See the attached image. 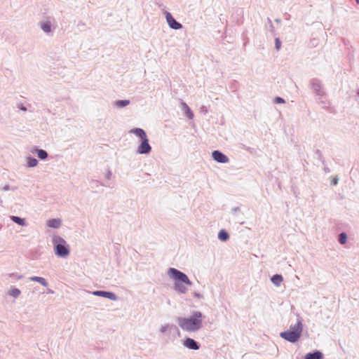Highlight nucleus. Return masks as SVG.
I'll list each match as a JSON object with an SVG mask.
<instances>
[{
  "label": "nucleus",
  "mask_w": 359,
  "mask_h": 359,
  "mask_svg": "<svg viewBox=\"0 0 359 359\" xmlns=\"http://www.w3.org/2000/svg\"><path fill=\"white\" fill-rule=\"evenodd\" d=\"M203 316L200 311H194L189 317H180L177 318V323L180 328L186 332H194L203 327Z\"/></svg>",
  "instance_id": "obj_1"
},
{
  "label": "nucleus",
  "mask_w": 359,
  "mask_h": 359,
  "mask_svg": "<svg viewBox=\"0 0 359 359\" xmlns=\"http://www.w3.org/2000/svg\"><path fill=\"white\" fill-rule=\"evenodd\" d=\"M168 275L174 281L175 290L180 294L187 292L188 289L184 284L189 286L192 285L191 281L185 273L175 268H170L168 270Z\"/></svg>",
  "instance_id": "obj_2"
},
{
  "label": "nucleus",
  "mask_w": 359,
  "mask_h": 359,
  "mask_svg": "<svg viewBox=\"0 0 359 359\" xmlns=\"http://www.w3.org/2000/svg\"><path fill=\"white\" fill-rule=\"evenodd\" d=\"M303 325L301 318H298L297 323L291 325L290 330L280 333V337L285 340L290 342H297L302 335Z\"/></svg>",
  "instance_id": "obj_3"
},
{
  "label": "nucleus",
  "mask_w": 359,
  "mask_h": 359,
  "mask_svg": "<svg viewBox=\"0 0 359 359\" xmlns=\"http://www.w3.org/2000/svg\"><path fill=\"white\" fill-rule=\"evenodd\" d=\"M129 133L134 134L141 140V143L137 149V152L140 154H149L151 151V147L149 144V139L146 132L139 128H133L129 130Z\"/></svg>",
  "instance_id": "obj_4"
},
{
  "label": "nucleus",
  "mask_w": 359,
  "mask_h": 359,
  "mask_svg": "<svg viewBox=\"0 0 359 359\" xmlns=\"http://www.w3.org/2000/svg\"><path fill=\"white\" fill-rule=\"evenodd\" d=\"M55 255L61 258H67L70 254V248L68 243L57 245L54 247Z\"/></svg>",
  "instance_id": "obj_5"
},
{
  "label": "nucleus",
  "mask_w": 359,
  "mask_h": 359,
  "mask_svg": "<svg viewBox=\"0 0 359 359\" xmlns=\"http://www.w3.org/2000/svg\"><path fill=\"white\" fill-rule=\"evenodd\" d=\"M165 18L169 27L171 29H180L182 27V25L175 20L170 13H165Z\"/></svg>",
  "instance_id": "obj_6"
},
{
  "label": "nucleus",
  "mask_w": 359,
  "mask_h": 359,
  "mask_svg": "<svg viewBox=\"0 0 359 359\" xmlns=\"http://www.w3.org/2000/svg\"><path fill=\"white\" fill-rule=\"evenodd\" d=\"M212 158L218 163H227L229 161V158L226 155L217 150L212 153Z\"/></svg>",
  "instance_id": "obj_7"
},
{
  "label": "nucleus",
  "mask_w": 359,
  "mask_h": 359,
  "mask_svg": "<svg viewBox=\"0 0 359 359\" xmlns=\"http://www.w3.org/2000/svg\"><path fill=\"white\" fill-rule=\"evenodd\" d=\"M92 294L95 296L107 298L113 301L117 300V296L114 293L111 292L97 290L93 292Z\"/></svg>",
  "instance_id": "obj_8"
},
{
  "label": "nucleus",
  "mask_w": 359,
  "mask_h": 359,
  "mask_svg": "<svg viewBox=\"0 0 359 359\" xmlns=\"http://www.w3.org/2000/svg\"><path fill=\"white\" fill-rule=\"evenodd\" d=\"M39 25L46 34H50L53 32V24L49 19L41 21Z\"/></svg>",
  "instance_id": "obj_9"
},
{
  "label": "nucleus",
  "mask_w": 359,
  "mask_h": 359,
  "mask_svg": "<svg viewBox=\"0 0 359 359\" xmlns=\"http://www.w3.org/2000/svg\"><path fill=\"white\" fill-rule=\"evenodd\" d=\"M46 227L57 229L62 226V220L59 218L49 219L46 221Z\"/></svg>",
  "instance_id": "obj_10"
},
{
  "label": "nucleus",
  "mask_w": 359,
  "mask_h": 359,
  "mask_svg": "<svg viewBox=\"0 0 359 359\" xmlns=\"http://www.w3.org/2000/svg\"><path fill=\"white\" fill-rule=\"evenodd\" d=\"M183 345L189 349H192V350L199 349V346H198V343L194 339H191V338H187L184 341Z\"/></svg>",
  "instance_id": "obj_11"
},
{
  "label": "nucleus",
  "mask_w": 359,
  "mask_h": 359,
  "mask_svg": "<svg viewBox=\"0 0 359 359\" xmlns=\"http://www.w3.org/2000/svg\"><path fill=\"white\" fill-rule=\"evenodd\" d=\"M312 86L313 90L316 91V95L321 97L324 95V91L323 90L322 84L319 81L314 80L312 82Z\"/></svg>",
  "instance_id": "obj_12"
},
{
  "label": "nucleus",
  "mask_w": 359,
  "mask_h": 359,
  "mask_svg": "<svg viewBox=\"0 0 359 359\" xmlns=\"http://www.w3.org/2000/svg\"><path fill=\"white\" fill-rule=\"evenodd\" d=\"M31 152L33 154H36L37 156L41 160H44L48 157V154L45 150L39 149L36 147L32 148Z\"/></svg>",
  "instance_id": "obj_13"
},
{
  "label": "nucleus",
  "mask_w": 359,
  "mask_h": 359,
  "mask_svg": "<svg viewBox=\"0 0 359 359\" xmlns=\"http://www.w3.org/2000/svg\"><path fill=\"white\" fill-rule=\"evenodd\" d=\"M30 281L37 282L41 284L42 286L47 287L48 286V283L46 278L40 276H31L29 278Z\"/></svg>",
  "instance_id": "obj_14"
},
{
  "label": "nucleus",
  "mask_w": 359,
  "mask_h": 359,
  "mask_svg": "<svg viewBox=\"0 0 359 359\" xmlns=\"http://www.w3.org/2000/svg\"><path fill=\"white\" fill-rule=\"evenodd\" d=\"M51 241L53 245V248L56 247L57 245H63L67 243L63 238L58 235H53L52 236Z\"/></svg>",
  "instance_id": "obj_15"
},
{
  "label": "nucleus",
  "mask_w": 359,
  "mask_h": 359,
  "mask_svg": "<svg viewBox=\"0 0 359 359\" xmlns=\"http://www.w3.org/2000/svg\"><path fill=\"white\" fill-rule=\"evenodd\" d=\"M181 107L182 110L184 112V114L190 119H192L194 118V114L189 107L185 103L182 102L181 103Z\"/></svg>",
  "instance_id": "obj_16"
},
{
  "label": "nucleus",
  "mask_w": 359,
  "mask_h": 359,
  "mask_svg": "<svg viewBox=\"0 0 359 359\" xmlns=\"http://www.w3.org/2000/svg\"><path fill=\"white\" fill-rule=\"evenodd\" d=\"M10 219L15 223L18 224L21 226H26L27 225L26 219L25 218H21L18 216L11 215L10 216Z\"/></svg>",
  "instance_id": "obj_17"
},
{
  "label": "nucleus",
  "mask_w": 359,
  "mask_h": 359,
  "mask_svg": "<svg viewBox=\"0 0 359 359\" xmlns=\"http://www.w3.org/2000/svg\"><path fill=\"white\" fill-rule=\"evenodd\" d=\"M323 355L319 351H316L313 353H309L305 355L304 359H323Z\"/></svg>",
  "instance_id": "obj_18"
},
{
  "label": "nucleus",
  "mask_w": 359,
  "mask_h": 359,
  "mask_svg": "<svg viewBox=\"0 0 359 359\" xmlns=\"http://www.w3.org/2000/svg\"><path fill=\"white\" fill-rule=\"evenodd\" d=\"M271 280L276 286L278 287L282 283L283 278L281 275L276 274L272 276Z\"/></svg>",
  "instance_id": "obj_19"
},
{
  "label": "nucleus",
  "mask_w": 359,
  "mask_h": 359,
  "mask_svg": "<svg viewBox=\"0 0 359 359\" xmlns=\"http://www.w3.org/2000/svg\"><path fill=\"white\" fill-rule=\"evenodd\" d=\"M173 328H175V327L173 325L166 323L161 326L160 332L162 334L170 332L171 330Z\"/></svg>",
  "instance_id": "obj_20"
},
{
  "label": "nucleus",
  "mask_w": 359,
  "mask_h": 359,
  "mask_svg": "<svg viewBox=\"0 0 359 359\" xmlns=\"http://www.w3.org/2000/svg\"><path fill=\"white\" fill-rule=\"evenodd\" d=\"M26 163L28 168H34L38 165V161L32 156H29L26 158Z\"/></svg>",
  "instance_id": "obj_21"
},
{
  "label": "nucleus",
  "mask_w": 359,
  "mask_h": 359,
  "mask_svg": "<svg viewBox=\"0 0 359 359\" xmlns=\"http://www.w3.org/2000/svg\"><path fill=\"white\" fill-rule=\"evenodd\" d=\"M8 294L13 298H18L21 294V291L16 287H11L8 291Z\"/></svg>",
  "instance_id": "obj_22"
},
{
  "label": "nucleus",
  "mask_w": 359,
  "mask_h": 359,
  "mask_svg": "<svg viewBox=\"0 0 359 359\" xmlns=\"http://www.w3.org/2000/svg\"><path fill=\"white\" fill-rule=\"evenodd\" d=\"M129 104L130 101L128 100H117L114 102V106L117 108H123L128 106Z\"/></svg>",
  "instance_id": "obj_23"
},
{
  "label": "nucleus",
  "mask_w": 359,
  "mask_h": 359,
  "mask_svg": "<svg viewBox=\"0 0 359 359\" xmlns=\"http://www.w3.org/2000/svg\"><path fill=\"white\" fill-rule=\"evenodd\" d=\"M218 238L222 241H226L229 239V236L226 231L221 230L218 233Z\"/></svg>",
  "instance_id": "obj_24"
},
{
  "label": "nucleus",
  "mask_w": 359,
  "mask_h": 359,
  "mask_svg": "<svg viewBox=\"0 0 359 359\" xmlns=\"http://www.w3.org/2000/svg\"><path fill=\"white\" fill-rule=\"evenodd\" d=\"M339 242L344 245L347 242V235L345 233H341L339 236Z\"/></svg>",
  "instance_id": "obj_25"
},
{
  "label": "nucleus",
  "mask_w": 359,
  "mask_h": 359,
  "mask_svg": "<svg viewBox=\"0 0 359 359\" xmlns=\"http://www.w3.org/2000/svg\"><path fill=\"white\" fill-rule=\"evenodd\" d=\"M15 187H11L9 184H6L3 187V190L5 191H10V190H15Z\"/></svg>",
  "instance_id": "obj_26"
},
{
  "label": "nucleus",
  "mask_w": 359,
  "mask_h": 359,
  "mask_svg": "<svg viewBox=\"0 0 359 359\" xmlns=\"http://www.w3.org/2000/svg\"><path fill=\"white\" fill-rule=\"evenodd\" d=\"M275 102L277 104H282V103H285V100L282 97H277L275 99Z\"/></svg>",
  "instance_id": "obj_27"
},
{
  "label": "nucleus",
  "mask_w": 359,
  "mask_h": 359,
  "mask_svg": "<svg viewBox=\"0 0 359 359\" xmlns=\"http://www.w3.org/2000/svg\"><path fill=\"white\" fill-rule=\"evenodd\" d=\"M193 296L198 299H202L203 297L202 294H201L200 293L196 292H194L193 293Z\"/></svg>",
  "instance_id": "obj_28"
},
{
  "label": "nucleus",
  "mask_w": 359,
  "mask_h": 359,
  "mask_svg": "<svg viewBox=\"0 0 359 359\" xmlns=\"http://www.w3.org/2000/svg\"><path fill=\"white\" fill-rule=\"evenodd\" d=\"M280 48V41L278 39H276V48L277 50H279Z\"/></svg>",
  "instance_id": "obj_29"
},
{
  "label": "nucleus",
  "mask_w": 359,
  "mask_h": 359,
  "mask_svg": "<svg viewBox=\"0 0 359 359\" xmlns=\"http://www.w3.org/2000/svg\"><path fill=\"white\" fill-rule=\"evenodd\" d=\"M53 293H54L53 290H52L51 289H48L47 294H53Z\"/></svg>",
  "instance_id": "obj_30"
},
{
  "label": "nucleus",
  "mask_w": 359,
  "mask_h": 359,
  "mask_svg": "<svg viewBox=\"0 0 359 359\" xmlns=\"http://www.w3.org/2000/svg\"><path fill=\"white\" fill-rule=\"evenodd\" d=\"M332 184H333L334 185H336V184H337V179L334 180L332 181Z\"/></svg>",
  "instance_id": "obj_31"
},
{
  "label": "nucleus",
  "mask_w": 359,
  "mask_h": 359,
  "mask_svg": "<svg viewBox=\"0 0 359 359\" xmlns=\"http://www.w3.org/2000/svg\"><path fill=\"white\" fill-rule=\"evenodd\" d=\"M20 109H21L22 111H26V110H27L26 107H24V106L21 107V108H20Z\"/></svg>",
  "instance_id": "obj_32"
},
{
  "label": "nucleus",
  "mask_w": 359,
  "mask_h": 359,
  "mask_svg": "<svg viewBox=\"0 0 359 359\" xmlns=\"http://www.w3.org/2000/svg\"><path fill=\"white\" fill-rule=\"evenodd\" d=\"M21 278H22V276H18V279H21Z\"/></svg>",
  "instance_id": "obj_33"
},
{
  "label": "nucleus",
  "mask_w": 359,
  "mask_h": 359,
  "mask_svg": "<svg viewBox=\"0 0 359 359\" xmlns=\"http://www.w3.org/2000/svg\"><path fill=\"white\" fill-rule=\"evenodd\" d=\"M357 4H359V0H355Z\"/></svg>",
  "instance_id": "obj_34"
},
{
  "label": "nucleus",
  "mask_w": 359,
  "mask_h": 359,
  "mask_svg": "<svg viewBox=\"0 0 359 359\" xmlns=\"http://www.w3.org/2000/svg\"><path fill=\"white\" fill-rule=\"evenodd\" d=\"M358 93V95H359V90H358V93Z\"/></svg>",
  "instance_id": "obj_35"
}]
</instances>
